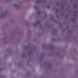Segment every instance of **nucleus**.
Listing matches in <instances>:
<instances>
[{
    "instance_id": "obj_1",
    "label": "nucleus",
    "mask_w": 78,
    "mask_h": 78,
    "mask_svg": "<svg viewBox=\"0 0 78 78\" xmlns=\"http://www.w3.org/2000/svg\"><path fill=\"white\" fill-rule=\"evenodd\" d=\"M34 8H36V7H34Z\"/></svg>"
}]
</instances>
